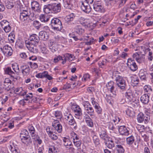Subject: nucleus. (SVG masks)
Segmentation results:
<instances>
[{
	"mask_svg": "<svg viewBox=\"0 0 153 153\" xmlns=\"http://www.w3.org/2000/svg\"><path fill=\"white\" fill-rule=\"evenodd\" d=\"M112 79L116 82V84L118 88L124 90L126 86V82L123 78L120 76L118 72L114 71L112 73Z\"/></svg>",
	"mask_w": 153,
	"mask_h": 153,
	"instance_id": "obj_1",
	"label": "nucleus"
},
{
	"mask_svg": "<svg viewBox=\"0 0 153 153\" xmlns=\"http://www.w3.org/2000/svg\"><path fill=\"white\" fill-rule=\"evenodd\" d=\"M50 25L52 29L55 31H60L63 28L61 20L57 18H53L51 20Z\"/></svg>",
	"mask_w": 153,
	"mask_h": 153,
	"instance_id": "obj_2",
	"label": "nucleus"
},
{
	"mask_svg": "<svg viewBox=\"0 0 153 153\" xmlns=\"http://www.w3.org/2000/svg\"><path fill=\"white\" fill-rule=\"evenodd\" d=\"M65 119L67 121L68 125L72 127L75 130L77 128V124L72 115L70 113L65 114L64 115Z\"/></svg>",
	"mask_w": 153,
	"mask_h": 153,
	"instance_id": "obj_3",
	"label": "nucleus"
},
{
	"mask_svg": "<svg viewBox=\"0 0 153 153\" xmlns=\"http://www.w3.org/2000/svg\"><path fill=\"white\" fill-rule=\"evenodd\" d=\"M71 109L76 118L79 119L81 118L82 111L81 108L79 105L76 104H73L71 106Z\"/></svg>",
	"mask_w": 153,
	"mask_h": 153,
	"instance_id": "obj_4",
	"label": "nucleus"
},
{
	"mask_svg": "<svg viewBox=\"0 0 153 153\" xmlns=\"http://www.w3.org/2000/svg\"><path fill=\"white\" fill-rule=\"evenodd\" d=\"M83 106L85 110L91 116H93L94 110L88 101H85L83 102Z\"/></svg>",
	"mask_w": 153,
	"mask_h": 153,
	"instance_id": "obj_5",
	"label": "nucleus"
},
{
	"mask_svg": "<svg viewBox=\"0 0 153 153\" xmlns=\"http://www.w3.org/2000/svg\"><path fill=\"white\" fill-rule=\"evenodd\" d=\"M39 41V37L36 34H33L31 35L28 39V41L26 42L30 44L37 45Z\"/></svg>",
	"mask_w": 153,
	"mask_h": 153,
	"instance_id": "obj_6",
	"label": "nucleus"
},
{
	"mask_svg": "<svg viewBox=\"0 0 153 153\" xmlns=\"http://www.w3.org/2000/svg\"><path fill=\"white\" fill-rule=\"evenodd\" d=\"M127 65L128 68L132 71H136L138 69V67L134 60L131 58L128 59Z\"/></svg>",
	"mask_w": 153,
	"mask_h": 153,
	"instance_id": "obj_7",
	"label": "nucleus"
},
{
	"mask_svg": "<svg viewBox=\"0 0 153 153\" xmlns=\"http://www.w3.org/2000/svg\"><path fill=\"white\" fill-rule=\"evenodd\" d=\"M0 49L3 53L6 56H11L12 54V49L11 47L7 45H4L3 48H1Z\"/></svg>",
	"mask_w": 153,
	"mask_h": 153,
	"instance_id": "obj_8",
	"label": "nucleus"
},
{
	"mask_svg": "<svg viewBox=\"0 0 153 153\" xmlns=\"http://www.w3.org/2000/svg\"><path fill=\"white\" fill-rule=\"evenodd\" d=\"M93 6L94 10L97 12L99 13H104L105 11L102 4L100 1L95 2Z\"/></svg>",
	"mask_w": 153,
	"mask_h": 153,
	"instance_id": "obj_9",
	"label": "nucleus"
},
{
	"mask_svg": "<svg viewBox=\"0 0 153 153\" xmlns=\"http://www.w3.org/2000/svg\"><path fill=\"white\" fill-rule=\"evenodd\" d=\"M31 7L32 10L36 13H40L41 11V6L38 2L33 1L31 3Z\"/></svg>",
	"mask_w": 153,
	"mask_h": 153,
	"instance_id": "obj_10",
	"label": "nucleus"
},
{
	"mask_svg": "<svg viewBox=\"0 0 153 153\" xmlns=\"http://www.w3.org/2000/svg\"><path fill=\"white\" fill-rule=\"evenodd\" d=\"M130 128L125 126H118V131L120 134L122 135L128 136L129 134Z\"/></svg>",
	"mask_w": 153,
	"mask_h": 153,
	"instance_id": "obj_11",
	"label": "nucleus"
},
{
	"mask_svg": "<svg viewBox=\"0 0 153 153\" xmlns=\"http://www.w3.org/2000/svg\"><path fill=\"white\" fill-rule=\"evenodd\" d=\"M30 12L23 10L20 13L19 16L20 20L22 22H26L29 17Z\"/></svg>",
	"mask_w": 153,
	"mask_h": 153,
	"instance_id": "obj_12",
	"label": "nucleus"
},
{
	"mask_svg": "<svg viewBox=\"0 0 153 153\" xmlns=\"http://www.w3.org/2000/svg\"><path fill=\"white\" fill-rule=\"evenodd\" d=\"M106 131L103 128H100L99 129L100 137L102 140H104V141L110 139V137L107 134Z\"/></svg>",
	"mask_w": 153,
	"mask_h": 153,
	"instance_id": "obj_13",
	"label": "nucleus"
},
{
	"mask_svg": "<svg viewBox=\"0 0 153 153\" xmlns=\"http://www.w3.org/2000/svg\"><path fill=\"white\" fill-rule=\"evenodd\" d=\"M81 3V9L85 12L88 13L91 11V8L89 3L85 2L82 1Z\"/></svg>",
	"mask_w": 153,
	"mask_h": 153,
	"instance_id": "obj_14",
	"label": "nucleus"
},
{
	"mask_svg": "<svg viewBox=\"0 0 153 153\" xmlns=\"http://www.w3.org/2000/svg\"><path fill=\"white\" fill-rule=\"evenodd\" d=\"M9 149L12 153H20V150L15 142L11 141Z\"/></svg>",
	"mask_w": 153,
	"mask_h": 153,
	"instance_id": "obj_15",
	"label": "nucleus"
},
{
	"mask_svg": "<svg viewBox=\"0 0 153 153\" xmlns=\"http://www.w3.org/2000/svg\"><path fill=\"white\" fill-rule=\"evenodd\" d=\"M126 101L129 103L131 102L134 103V97H133L132 91L130 90H128L126 93Z\"/></svg>",
	"mask_w": 153,
	"mask_h": 153,
	"instance_id": "obj_16",
	"label": "nucleus"
},
{
	"mask_svg": "<svg viewBox=\"0 0 153 153\" xmlns=\"http://www.w3.org/2000/svg\"><path fill=\"white\" fill-rule=\"evenodd\" d=\"M25 44L26 47L31 52L35 53L38 52V50L36 48L37 45L30 44L26 42H25Z\"/></svg>",
	"mask_w": 153,
	"mask_h": 153,
	"instance_id": "obj_17",
	"label": "nucleus"
},
{
	"mask_svg": "<svg viewBox=\"0 0 153 153\" xmlns=\"http://www.w3.org/2000/svg\"><path fill=\"white\" fill-rule=\"evenodd\" d=\"M22 74L24 75H27L29 74L30 69L28 65H22L20 67Z\"/></svg>",
	"mask_w": 153,
	"mask_h": 153,
	"instance_id": "obj_18",
	"label": "nucleus"
},
{
	"mask_svg": "<svg viewBox=\"0 0 153 153\" xmlns=\"http://www.w3.org/2000/svg\"><path fill=\"white\" fill-rule=\"evenodd\" d=\"M150 95L144 94L140 98V100L144 104H147L149 101Z\"/></svg>",
	"mask_w": 153,
	"mask_h": 153,
	"instance_id": "obj_19",
	"label": "nucleus"
},
{
	"mask_svg": "<svg viewBox=\"0 0 153 153\" xmlns=\"http://www.w3.org/2000/svg\"><path fill=\"white\" fill-rule=\"evenodd\" d=\"M138 76L141 79L145 80L147 78V73L144 69H141L139 71Z\"/></svg>",
	"mask_w": 153,
	"mask_h": 153,
	"instance_id": "obj_20",
	"label": "nucleus"
},
{
	"mask_svg": "<svg viewBox=\"0 0 153 153\" xmlns=\"http://www.w3.org/2000/svg\"><path fill=\"white\" fill-rule=\"evenodd\" d=\"M114 141L113 140H110L109 139L104 141L105 146L110 149H112L115 147Z\"/></svg>",
	"mask_w": 153,
	"mask_h": 153,
	"instance_id": "obj_21",
	"label": "nucleus"
},
{
	"mask_svg": "<svg viewBox=\"0 0 153 153\" xmlns=\"http://www.w3.org/2000/svg\"><path fill=\"white\" fill-rule=\"evenodd\" d=\"M53 12L56 13L61 10V4L60 3H54L52 4Z\"/></svg>",
	"mask_w": 153,
	"mask_h": 153,
	"instance_id": "obj_22",
	"label": "nucleus"
},
{
	"mask_svg": "<svg viewBox=\"0 0 153 153\" xmlns=\"http://www.w3.org/2000/svg\"><path fill=\"white\" fill-rule=\"evenodd\" d=\"M75 16V15L73 13L67 16L65 18V23L69 25L71 24V22L73 20Z\"/></svg>",
	"mask_w": 153,
	"mask_h": 153,
	"instance_id": "obj_23",
	"label": "nucleus"
},
{
	"mask_svg": "<svg viewBox=\"0 0 153 153\" xmlns=\"http://www.w3.org/2000/svg\"><path fill=\"white\" fill-rule=\"evenodd\" d=\"M28 129L32 138L33 139H35L36 137V135L35 133V130L32 125H30L28 126Z\"/></svg>",
	"mask_w": 153,
	"mask_h": 153,
	"instance_id": "obj_24",
	"label": "nucleus"
},
{
	"mask_svg": "<svg viewBox=\"0 0 153 153\" xmlns=\"http://www.w3.org/2000/svg\"><path fill=\"white\" fill-rule=\"evenodd\" d=\"M112 96L106 95L105 99L108 103L112 105L114 102V98L115 97L116 95V94L114 93H112Z\"/></svg>",
	"mask_w": 153,
	"mask_h": 153,
	"instance_id": "obj_25",
	"label": "nucleus"
},
{
	"mask_svg": "<svg viewBox=\"0 0 153 153\" xmlns=\"http://www.w3.org/2000/svg\"><path fill=\"white\" fill-rule=\"evenodd\" d=\"M114 82L112 81L109 82L106 85V86L108 90L110 91L112 93L114 92Z\"/></svg>",
	"mask_w": 153,
	"mask_h": 153,
	"instance_id": "obj_26",
	"label": "nucleus"
},
{
	"mask_svg": "<svg viewBox=\"0 0 153 153\" xmlns=\"http://www.w3.org/2000/svg\"><path fill=\"white\" fill-rule=\"evenodd\" d=\"M43 11L47 14L53 13L52 4L45 5L43 7Z\"/></svg>",
	"mask_w": 153,
	"mask_h": 153,
	"instance_id": "obj_27",
	"label": "nucleus"
},
{
	"mask_svg": "<svg viewBox=\"0 0 153 153\" xmlns=\"http://www.w3.org/2000/svg\"><path fill=\"white\" fill-rule=\"evenodd\" d=\"M63 142V145L66 148H68L69 146L72 145V143L69 139L64 137L62 139Z\"/></svg>",
	"mask_w": 153,
	"mask_h": 153,
	"instance_id": "obj_28",
	"label": "nucleus"
},
{
	"mask_svg": "<svg viewBox=\"0 0 153 153\" xmlns=\"http://www.w3.org/2000/svg\"><path fill=\"white\" fill-rule=\"evenodd\" d=\"M22 142L26 145H28L32 142V140L30 136H27V137H23L21 139Z\"/></svg>",
	"mask_w": 153,
	"mask_h": 153,
	"instance_id": "obj_29",
	"label": "nucleus"
},
{
	"mask_svg": "<svg viewBox=\"0 0 153 153\" xmlns=\"http://www.w3.org/2000/svg\"><path fill=\"white\" fill-rule=\"evenodd\" d=\"M52 126L55 130L58 133H61L62 130V126L60 124L52 123Z\"/></svg>",
	"mask_w": 153,
	"mask_h": 153,
	"instance_id": "obj_30",
	"label": "nucleus"
},
{
	"mask_svg": "<svg viewBox=\"0 0 153 153\" xmlns=\"http://www.w3.org/2000/svg\"><path fill=\"white\" fill-rule=\"evenodd\" d=\"M115 123H113L112 121L107 122L106 123V127L111 130L114 131L115 129Z\"/></svg>",
	"mask_w": 153,
	"mask_h": 153,
	"instance_id": "obj_31",
	"label": "nucleus"
},
{
	"mask_svg": "<svg viewBox=\"0 0 153 153\" xmlns=\"http://www.w3.org/2000/svg\"><path fill=\"white\" fill-rule=\"evenodd\" d=\"M75 31L79 35L82 34L84 32V30L80 25H76L75 27Z\"/></svg>",
	"mask_w": 153,
	"mask_h": 153,
	"instance_id": "obj_32",
	"label": "nucleus"
},
{
	"mask_svg": "<svg viewBox=\"0 0 153 153\" xmlns=\"http://www.w3.org/2000/svg\"><path fill=\"white\" fill-rule=\"evenodd\" d=\"M4 72L5 74L10 75L11 77H14L15 75V73L12 71L10 67L6 68L4 69Z\"/></svg>",
	"mask_w": 153,
	"mask_h": 153,
	"instance_id": "obj_33",
	"label": "nucleus"
},
{
	"mask_svg": "<svg viewBox=\"0 0 153 153\" xmlns=\"http://www.w3.org/2000/svg\"><path fill=\"white\" fill-rule=\"evenodd\" d=\"M133 57L136 61L139 63H140L142 61V57L137 53H134L133 55Z\"/></svg>",
	"mask_w": 153,
	"mask_h": 153,
	"instance_id": "obj_34",
	"label": "nucleus"
},
{
	"mask_svg": "<svg viewBox=\"0 0 153 153\" xmlns=\"http://www.w3.org/2000/svg\"><path fill=\"white\" fill-rule=\"evenodd\" d=\"M15 45L16 47L20 48H22L24 46V42L22 39H18L17 40Z\"/></svg>",
	"mask_w": 153,
	"mask_h": 153,
	"instance_id": "obj_35",
	"label": "nucleus"
},
{
	"mask_svg": "<svg viewBox=\"0 0 153 153\" xmlns=\"http://www.w3.org/2000/svg\"><path fill=\"white\" fill-rule=\"evenodd\" d=\"M39 19L42 22L46 23L49 21L50 17L45 15L41 14L39 16Z\"/></svg>",
	"mask_w": 153,
	"mask_h": 153,
	"instance_id": "obj_36",
	"label": "nucleus"
},
{
	"mask_svg": "<svg viewBox=\"0 0 153 153\" xmlns=\"http://www.w3.org/2000/svg\"><path fill=\"white\" fill-rule=\"evenodd\" d=\"M134 137L133 135L127 137L126 139L127 143L129 145H131L134 142Z\"/></svg>",
	"mask_w": 153,
	"mask_h": 153,
	"instance_id": "obj_37",
	"label": "nucleus"
},
{
	"mask_svg": "<svg viewBox=\"0 0 153 153\" xmlns=\"http://www.w3.org/2000/svg\"><path fill=\"white\" fill-rule=\"evenodd\" d=\"M144 90L145 92L148 93L147 94L150 95L152 91V89L151 86L149 85H146L143 87Z\"/></svg>",
	"mask_w": 153,
	"mask_h": 153,
	"instance_id": "obj_38",
	"label": "nucleus"
},
{
	"mask_svg": "<svg viewBox=\"0 0 153 153\" xmlns=\"http://www.w3.org/2000/svg\"><path fill=\"white\" fill-rule=\"evenodd\" d=\"M13 69L16 73H19L20 70L19 67V65L16 63H14L12 64Z\"/></svg>",
	"mask_w": 153,
	"mask_h": 153,
	"instance_id": "obj_39",
	"label": "nucleus"
},
{
	"mask_svg": "<svg viewBox=\"0 0 153 153\" xmlns=\"http://www.w3.org/2000/svg\"><path fill=\"white\" fill-rule=\"evenodd\" d=\"M116 150L118 153H124L125 149L124 147L121 145L116 146Z\"/></svg>",
	"mask_w": 153,
	"mask_h": 153,
	"instance_id": "obj_40",
	"label": "nucleus"
},
{
	"mask_svg": "<svg viewBox=\"0 0 153 153\" xmlns=\"http://www.w3.org/2000/svg\"><path fill=\"white\" fill-rule=\"evenodd\" d=\"M64 7L66 8L71 9L73 8V5L70 1H66L64 2Z\"/></svg>",
	"mask_w": 153,
	"mask_h": 153,
	"instance_id": "obj_41",
	"label": "nucleus"
},
{
	"mask_svg": "<svg viewBox=\"0 0 153 153\" xmlns=\"http://www.w3.org/2000/svg\"><path fill=\"white\" fill-rule=\"evenodd\" d=\"M49 137L51 140H56L58 138V134L55 133V131L52 133V134L49 135Z\"/></svg>",
	"mask_w": 153,
	"mask_h": 153,
	"instance_id": "obj_42",
	"label": "nucleus"
},
{
	"mask_svg": "<svg viewBox=\"0 0 153 153\" xmlns=\"http://www.w3.org/2000/svg\"><path fill=\"white\" fill-rule=\"evenodd\" d=\"M7 22L6 25L3 27V29L6 33L9 32L11 30V27L9 22Z\"/></svg>",
	"mask_w": 153,
	"mask_h": 153,
	"instance_id": "obj_43",
	"label": "nucleus"
},
{
	"mask_svg": "<svg viewBox=\"0 0 153 153\" xmlns=\"http://www.w3.org/2000/svg\"><path fill=\"white\" fill-rule=\"evenodd\" d=\"M144 114L142 113H140L137 117V120L139 123H142L144 121Z\"/></svg>",
	"mask_w": 153,
	"mask_h": 153,
	"instance_id": "obj_44",
	"label": "nucleus"
},
{
	"mask_svg": "<svg viewBox=\"0 0 153 153\" xmlns=\"http://www.w3.org/2000/svg\"><path fill=\"white\" fill-rule=\"evenodd\" d=\"M47 73V72L44 71L42 73H39L36 75V77L39 78H45Z\"/></svg>",
	"mask_w": 153,
	"mask_h": 153,
	"instance_id": "obj_45",
	"label": "nucleus"
},
{
	"mask_svg": "<svg viewBox=\"0 0 153 153\" xmlns=\"http://www.w3.org/2000/svg\"><path fill=\"white\" fill-rule=\"evenodd\" d=\"M65 57L67 58L68 60L70 61L74 60L75 57L74 55L69 53H65Z\"/></svg>",
	"mask_w": 153,
	"mask_h": 153,
	"instance_id": "obj_46",
	"label": "nucleus"
},
{
	"mask_svg": "<svg viewBox=\"0 0 153 153\" xmlns=\"http://www.w3.org/2000/svg\"><path fill=\"white\" fill-rule=\"evenodd\" d=\"M79 21L81 24L86 25L88 23V20L87 19L81 17L79 19Z\"/></svg>",
	"mask_w": 153,
	"mask_h": 153,
	"instance_id": "obj_47",
	"label": "nucleus"
},
{
	"mask_svg": "<svg viewBox=\"0 0 153 153\" xmlns=\"http://www.w3.org/2000/svg\"><path fill=\"white\" fill-rule=\"evenodd\" d=\"M12 82L9 78H6L4 82V85L6 87L9 88V85Z\"/></svg>",
	"mask_w": 153,
	"mask_h": 153,
	"instance_id": "obj_48",
	"label": "nucleus"
},
{
	"mask_svg": "<svg viewBox=\"0 0 153 153\" xmlns=\"http://www.w3.org/2000/svg\"><path fill=\"white\" fill-rule=\"evenodd\" d=\"M70 134L71 138L73 139V140H79V136H78V135L74 132H71Z\"/></svg>",
	"mask_w": 153,
	"mask_h": 153,
	"instance_id": "obj_49",
	"label": "nucleus"
},
{
	"mask_svg": "<svg viewBox=\"0 0 153 153\" xmlns=\"http://www.w3.org/2000/svg\"><path fill=\"white\" fill-rule=\"evenodd\" d=\"M90 76L88 73L85 74L83 75L82 80L83 82L88 81L90 79Z\"/></svg>",
	"mask_w": 153,
	"mask_h": 153,
	"instance_id": "obj_50",
	"label": "nucleus"
},
{
	"mask_svg": "<svg viewBox=\"0 0 153 153\" xmlns=\"http://www.w3.org/2000/svg\"><path fill=\"white\" fill-rule=\"evenodd\" d=\"M15 39V35L14 34L10 33L8 36V39L11 43H13Z\"/></svg>",
	"mask_w": 153,
	"mask_h": 153,
	"instance_id": "obj_51",
	"label": "nucleus"
},
{
	"mask_svg": "<svg viewBox=\"0 0 153 153\" xmlns=\"http://www.w3.org/2000/svg\"><path fill=\"white\" fill-rule=\"evenodd\" d=\"M94 107L95 109L96 112H97L98 114H100L101 113L102 109L99 104H98V105H95Z\"/></svg>",
	"mask_w": 153,
	"mask_h": 153,
	"instance_id": "obj_52",
	"label": "nucleus"
},
{
	"mask_svg": "<svg viewBox=\"0 0 153 153\" xmlns=\"http://www.w3.org/2000/svg\"><path fill=\"white\" fill-rule=\"evenodd\" d=\"M94 143L95 145H98L100 144V140L98 137L97 136L92 138Z\"/></svg>",
	"mask_w": 153,
	"mask_h": 153,
	"instance_id": "obj_53",
	"label": "nucleus"
},
{
	"mask_svg": "<svg viewBox=\"0 0 153 153\" xmlns=\"http://www.w3.org/2000/svg\"><path fill=\"white\" fill-rule=\"evenodd\" d=\"M55 116L57 119L60 120L61 118L62 117V114L61 112L59 111H57L55 112Z\"/></svg>",
	"mask_w": 153,
	"mask_h": 153,
	"instance_id": "obj_54",
	"label": "nucleus"
},
{
	"mask_svg": "<svg viewBox=\"0 0 153 153\" xmlns=\"http://www.w3.org/2000/svg\"><path fill=\"white\" fill-rule=\"evenodd\" d=\"M45 34H47L44 31H42L39 33V36L42 39H47V38H46L45 36Z\"/></svg>",
	"mask_w": 153,
	"mask_h": 153,
	"instance_id": "obj_55",
	"label": "nucleus"
},
{
	"mask_svg": "<svg viewBox=\"0 0 153 153\" xmlns=\"http://www.w3.org/2000/svg\"><path fill=\"white\" fill-rule=\"evenodd\" d=\"M33 25L37 29H39L41 27V24L39 21L36 20L33 22Z\"/></svg>",
	"mask_w": 153,
	"mask_h": 153,
	"instance_id": "obj_56",
	"label": "nucleus"
},
{
	"mask_svg": "<svg viewBox=\"0 0 153 153\" xmlns=\"http://www.w3.org/2000/svg\"><path fill=\"white\" fill-rule=\"evenodd\" d=\"M28 64L30 65L31 68L33 69H35L38 67V65L36 63L30 62H28Z\"/></svg>",
	"mask_w": 153,
	"mask_h": 153,
	"instance_id": "obj_57",
	"label": "nucleus"
},
{
	"mask_svg": "<svg viewBox=\"0 0 153 153\" xmlns=\"http://www.w3.org/2000/svg\"><path fill=\"white\" fill-rule=\"evenodd\" d=\"M41 52L44 54H48L49 51L47 50L45 46H42L41 48Z\"/></svg>",
	"mask_w": 153,
	"mask_h": 153,
	"instance_id": "obj_58",
	"label": "nucleus"
},
{
	"mask_svg": "<svg viewBox=\"0 0 153 153\" xmlns=\"http://www.w3.org/2000/svg\"><path fill=\"white\" fill-rule=\"evenodd\" d=\"M61 60H63L62 56L59 55L54 58L53 62L55 63H56L58 62L59 61Z\"/></svg>",
	"mask_w": 153,
	"mask_h": 153,
	"instance_id": "obj_59",
	"label": "nucleus"
},
{
	"mask_svg": "<svg viewBox=\"0 0 153 153\" xmlns=\"http://www.w3.org/2000/svg\"><path fill=\"white\" fill-rule=\"evenodd\" d=\"M85 121L88 126L90 127H92L93 126L94 124L91 119L89 120H87Z\"/></svg>",
	"mask_w": 153,
	"mask_h": 153,
	"instance_id": "obj_60",
	"label": "nucleus"
},
{
	"mask_svg": "<svg viewBox=\"0 0 153 153\" xmlns=\"http://www.w3.org/2000/svg\"><path fill=\"white\" fill-rule=\"evenodd\" d=\"M102 23L105 24H108L109 22L108 18L106 16L103 17L100 20Z\"/></svg>",
	"mask_w": 153,
	"mask_h": 153,
	"instance_id": "obj_61",
	"label": "nucleus"
},
{
	"mask_svg": "<svg viewBox=\"0 0 153 153\" xmlns=\"http://www.w3.org/2000/svg\"><path fill=\"white\" fill-rule=\"evenodd\" d=\"M63 89L68 91L71 89V85L68 83H66L63 87Z\"/></svg>",
	"mask_w": 153,
	"mask_h": 153,
	"instance_id": "obj_62",
	"label": "nucleus"
},
{
	"mask_svg": "<svg viewBox=\"0 0 153 153\" xmlns=\"http://www.w3.org/2000/svg\"><path fill=\"white\" fill-rule=\"evenodd\" d=\"M6 6L7 9H11L13 7L14 4L12 2L8 1L6 4Z\"/></svg>",
	"mask_w": 153,
	"mask_h": 153,
	"instance_id": "obj_63",
	"label": "nucleus"
},
{
	"mask_svg": "<svg viewBox=\"0 0 153 153\" xmlns=\"http://www.w3.org/2000/svg\"><path fill=\"white\" fill-rule=\"evenodd\" d=\"M57 149L55 146H52L51 148H49V153H56Z\"/></svg>",
	"mask_w": 153,
	"mask_h": 153,
	"instance_id": "obj_64",
	"label": "nucleus"
}]
</instances>
